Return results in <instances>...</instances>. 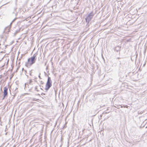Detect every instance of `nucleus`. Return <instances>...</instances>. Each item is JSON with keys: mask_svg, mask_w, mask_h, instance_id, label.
<instances>
[{"mask_svg": "<svg viewBox=\"0 0 147 147\" xmlns=\"http://www.w3.org/2000/svg\"><path fill=\"white\" fill-rule=\"evenodd\" d=\"M37 54L36 53L34 54L32 57L28 59L27 62L25 63L26 66L29 68L35 62Z\"/></svg>", "mask_w": 147, "mask_h": 147, "instance_id": "obj_1", "label": "nucleus"}, {"mask_svg": "<svg viewBox=\"0 0 147 147\" xmlns=\"http://www.w3.org/2000/svg\"><path fill=\"white\" fill-rule=\"evenodd\" d=\"M52 86V81L51 80V78L48 76L47 81L46 84L45 90L47 91L49 90L50 88Z\"/></svg>", "mask_w": 147, "mask_h": 147, "instance_id": "obj_2", "label": "nucleus"}, {"mask_svg": "<svg viewBox=\"0 0 147 147\" xmlns=\"http://www.w3.org/2000/svg\"><path fill=\"white\" fill-rule=\"evenodd\" d=\"M94 15V14L92 12H91L90 13L87 17L85 18V20L86 22L88 23L91 20Z\"/></svg>", "mask_w": 147, "mask_h": 147, "instance_id": "obj_3", "label": "nucleus"}, {"mask_svg": "<svg viewBox=\"0 0 147 147\" xmlns=\"http://www.w3.org/2000/svg\"><path fill=\"white\" fill-rule=\"evenodd\" d=\"M7 90L8 88L6 87H5L4 88V91H3V96L2 98L3 100L7 96Z\"/></svg>", "mask_w": 147, "mask_h": 147, "instance_id": "obj_4", "label": "nucleus"}, {"mask_svg": "<svg viewBox=\"0 0 147 147\" xmlns=\"http://www.w3.org/2000/svg\"><path fill=\"white\" fill-rule=\"evenodd\" d=\"M120 107H121V108H122V106H121V105H117V108L118 109H119V108H120Z\"/></svg>", "mask_w": 147, "mask_h": 147, "instance_id": "obj_5", "label": "nucleus"}, {"mask_svg": "<svg viewBox=\"0 0 147 147\" xmlns=\"http://www.w3.org/2000/svg\"><path fill=\"white\" fill-rule=\"evenodd\" d=\"M35 90H36L37 91H38V88H37V86H36L35 87Z\"/></svg>", "mask_w": 147, "mask_h": 147, "instance_id": "obj_6", "label": "nucleus"}, {"mask_svg": "<svg viewBox=\"0 0 147 147\" xmlns=\"http://www.w3.org/2000/svg\"><path fill=\"white\" fill-rule=\"evenodd\" d=\"M15 20L16 19H14V20H13L12 21V22L10 24H12V23L15 21Z\"/></svg>", "mask_w": 147, "mask_h": 147, "instance_id": "obj_7", "label": "nucleus"}, {"mask_svg": "<svg viewBox=\"0 0 147 147\" xmlns=\"http://www.w3.org/2000/svg\"><path fill=\"white\" fill-rule=\"evenodd\" d=\"M40 73L39 74V75L38 76V77L40 78V79H41V78H40Z\"/></svg>", "mask_w": 147, "mask_h": 147, "instance_id": "obj_8", "label": "nucleus"}, {"mask_svg": "<svg viewBox=\"0 0 147 147\" xmlns=\"http://www.w3.org/2000/svg\"><path fill=\"white\" fill-rule=\"evenodd\" d=\"M48 68V66L47 67H46V69H47Z\"/></svg>", "mask_w": 147, "mask_h": 147, "instance_id": "obj_9", "label": "nucleus"}, {"mask_svg": "<svg viewBox=\"0 0 147 147\" xmlns=\"http://www.w3.org/2000/svg\"><path fill=\"white\" fill-rule=\"evenodd\" d=\"M31 82H32V81H31L30 82V83H31Z\"/></svg>", "mask_w": 147, "mask_h": 147, "instance_id": "obj_10", "label": "nucleus"}, {"mask_svg": "<svg viewBox=\"0 0 147 147\" xmlns=\"http://www.w3.org/2000/svg\"><path fill=\"white\" fill-rule=\"evenodd\" d=\"M117 59H119V58H117Z\"/></svg>", "mask_w": 147, "mask_h": 147, "instance_id": "obj_11", "label": "nucleus"}, {"mask_svg": "<svg viewBox=\"0 0 147 147\" xmlns=\"http://www.w3.org/2000/svg\"><path fill=\"white\" fill-rule=\"evenodd\" d=\"M46 63H45V65H46Z\"/></svg>", "mask_w": 147, "mask_h": 147, "instance_id": "obj_12", "label": "nucleus"}, {"mask_svg": "<svg viewBox=\"0 0 147 147\" xmlns=\"http://www.w3.org/2000/svg\"><path fill=\"white\" fill-rule=\"evenodd\" d=\"M16 0V1H17V0Z\"/></svg>", "mask_w": 147, "mask_h": 147, "instance_id": "obj_13", "label": "nucleus"}]
</instances>
